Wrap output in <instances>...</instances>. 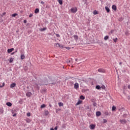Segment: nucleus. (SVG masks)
Instances as JSON below:
<instances>
[{
  "label": "nucleus",
  "instance_id": "nucleus-9",
  "mask_svg": "<svg viewBox=\"0 0 130 130\" xmlns=\"http://www.w3.org/2000/svg\"><path fill=\"white\" fill-rule=\"evenodd\" d=\"M73 37H74L75 40H78V39L79 38V37L77 35H74L73 36Z\"/></svg>",
  "mask_w": 130,
  "mask_h": 130
},
{
  "label": "nucleus",
  "instance_id": "nucleus-20",
  "mask_svg": "<svg viewBox=\"0 0 130 130\" xmlns=\"http://www.w3.org/2000/svg\"><path fill=\"white\" fill-rule=\"evenodd\" d=\"M25 121H26V122H28V123L31 122V120H30V119H29V118L26 119Z\"/></svg>",
  "mask_w": 130,
  "mask_h": 130
},
{
  "label": "nucleus",
  "instance_id": "nucleus-13",
  "mask_svg": "<svg viewBox=\"0 0 130 130\" xmlns=\"http://www.w3.org/2000/svg\"><path fill=\"white\" fill-rule=\"evenodd\" d=\"M105 10L106 11H107V13H109V12H110V9H109V8H108V7H105Z\"/></svg>",
  "mask_w": 130,
  "mask_h": 130
},
{
  "label": "nucleus",
  "instance_id": "nucleus-7",
  "mask_svg": "<svg viewBox=\"0 0 130 130\" xmlns=\"http://www.w3.org/2000/svg\"><path fill=\"white\" fill-rule=\"evenodd\" d=\"M89 127H90V129H94V128H95V125H94V124H90L89 125Z\"/></svg>",
  "mask_w": 130,
  "mask_h": 130
},
{
  "label": "nucleus",
  "instance_id": "nucleus-14",
  "mask_svg": "<svg viewBox=\"0 0 130 130\" xmlns=\"http://www.w3.org/2000/svg\"><path fill=\"white\" fill-rule=\"evenodd\" d=\"M82 104V100H79L78 102L76 103V105H80V104Z\"/></svg>",
  "mask_w": 130,
  "mask_h": 130
},
{
  "label": "nucleus",
  "instance_id": "nucleus-29",
  "mask_svg": "<svg viewBox=\"0 0 130 130\" xmlns=\"http://www.w3.org/2000/svg\"><path fill=\"white\" fill-rule=\"evenodd\" d=\"M58 2L60 5H62V0H58Z\"/></svg>",
  "mask_w": 130,
  "mask_h": 130
},
{
  "label": "nucleus",
  "instance_id": "nucleus-43",
  "mask_svg": "<svg viewBox=\"0 0 130 130\" xmlns=\"http://www.w3.org/2000/svg\"><path fill=\"white\" fill-rule=\"evenodd\" d=\"M54 129L55 130H57V126H55V128H54Z\"/></svg>",
  "mask_w": 130,
  "mask_h": 130
},
{
  "label": "nucleus",
  "instance_id": "nucleus-40",
  "mask_svg": "<svg viewBox=\"0 0 130 130\" xmlns=\"http://www.w3.org/2000/svg\"><path fill=\"white\" fill-rule=\"evenodd\" d=\"M41 4L42 5H44V2L43 1H41Z\"/></svg>",
  "mask_w": 130,
  "mask_h": 130
},
{
  "label": "nucleus",
  "instance_id": "nucleus-6",
  "mask_svg": "<svg viewBox=\"0 0 130 130\" xmlns=\"http://www.w3.org/2000/svg\"><path fill=\"white\" fill-rule=\"evenodd\" d=\"M120 122L123 124H124V123H126V120L125 119L120 120Z\"/></svg>",
  "mask_w": 130,
  "mask_h": 130
},
{
  "label": "nucleus",
  "instance_id": "nucleus-46",
  "mask_svg": "<svg viewBox=\"0 0 130 130\" xmlns=\"http://www.w3.org/2000/svg\"><path fill=\"white\" fill-rule=\"evenodd\" d=\"M68 63H70V62H71V60H69V61H68Z\"/></svg>",
  "mask_w": 130,
  "mask_h": 130
},
{
  "label": "nucleus",
  "instance_id": "nucleus-19",
  "mask_svg": "<svg viewBox=\"0 0 130 130\" xmlns=\"http://www.w3.org/2000/svg\"><path fill=\"white\" fill-rule=\"evenodd\" d=\"M96 89H97L98 90H100V89H101V87L100 85H96L95 86Z\"/></svg>",
  "mask_w": 130,
  "mask_h": 130
},
{
  "label": "nucleus",
  "instance_id": "nucleus-49",
  "mask_svg": "<svg viewBox=\"0 0 130 130\" xmlns=\"http://www.w3.org/2000/svg\"><path fill=\"white\" fill-rule=\"evenodd\" d=\"M50 130H54V129H53V128H51Z\"/></svg>",
  "mask_w": 130,
  "mask_h": 130
},
{
  "label": "nucleus",
  "instance_id": "nucleus-12",
  "mask_svg": "<svg viewBox=\"0 0 130 130\" xmlns=\"http://www.w3.org/2000/svg\"><path fill=\"white\" fill-rule=\"evenodd\" d=\"M112 9L113 10H114V11H116V10H117L116 6L113 5L112 7Z\"/></svg>",
  "mask_w": 130,
  "mask_h": 130
},
{
  "label": "nucleus",
  "instance_id": "nucleus-15",
  "mask_svg": "<svg viewBox=\"0 0 130 130\" xmlns=\"http://www.w3.org/2000/svg\"><path fill=\"white\" fill-rule=\"evenodd\" d=\"M96 116H100L101 115V112L98 111L96 112Z\"/></svg>",
  "mask_w": 130,
  "mask_h": 130
},
{
  "label": "nucleus",
  "instance_id": "nucleus-16",
  "mask_svg": "<svg viewBox=\"0 0 130 130\" xmlns=\"http://www.w3.org/2000/svg\"><path fill=\"white\" fill-rule=\"evenodd\" d=\"M6 105H7V106H9V107H11V106H12V103L8 102L6 103Z\"/></svg>",
  "mask_w": 130,
  "mask_h": 130
},
{
  "label": "nucleus",
  "instance_id": "nucleus-35",
  "mask_svg": "<svg viewBox=\"0 0 130 130\" xmlns=\"http://www.w3.org/2000/svg\"><path fill=\"white\" fill-rule=\"evenodd\" d=\"M65 48H66V49H68V50H70V49H71V48L69 47H66Z\"/></svg>",
  "mask_w": 130,
  "mask_h": 130
},
{
  "label": "nucleus",
  "instance_id": "nucleus-10",
  "mask_svg": "<svg viewBox=\"0 0 130 130\" xmlns=\"http://www.w3.org/2000/svg\"><path fill=\"white\" fill-rule=\"evenodd\" d=\"M44 114L46 115V116H47L48 114H49V112H48L47 110L44 111Z\"/></svg>",
  "mask_w": 130,
  "mask_h": 130
},
{
  "label": "nucleus",
  "instance_id": "nucleus-28",
  "mask_svg": "<svg viewBox=\"0 0 130 130\" xmlns=\"http://www.w3.org/2000/svg\"><path fill=\"white\" fill-rule=\"evenodd\" d=\"M80 99H82V100H85V96H84V95H81Z\"/></svg>",
  "mask_w": 130,
  "mask_h": 130
},
{
  "label": "nucleus",
  "instance_id": "nucleus-26",
  "mask_svg": "<svg viewBox=\"0 0 130 130\" xmlns=\"http://www.w3.org/2000/svg\"><path fill=\"white\" fill-rule=\"evenodd\" d=\"M11 16H12V17H16V16H18V14L14 13V14H12Z\"/></svg>",
  "mask_w": 130,
  "mask_h": 130
},
{
  "label": "nucleus",
  "instance_id": "nucleus-44",
  "mask_svg": "<svg viewBox=\"0 0 130 130\" xmlns=\"http://www.w3.org/2000/svg\"><path fill=\"white\" fill-rule=\"evenodd\" d=\"M16 115H17L16 114H14L13 115V116L15 117V116H16Z\"/></svg>",
  "mask_w": 130,
  "mask_h": 130
},
{
  "label": "nucleus",
  "instance_id": "nucleus-42",
  "mask_svg": "<svg viewBox=\"0 0 130 130\" xmlns=\"http://www.w3.org/2000/svg\"><path fill=\"white\" fill-rule=\"evenodd\" d=\"M24 23H25V24H26V23H27V20H24Z\"/></svg>",
  "mask_w": 130,
  "mask_h": 130
},
{
  "label": "nucleus",
  "instance_id": "nucleus-33",
  "mask_svg": "<svg viewBox=\"0 0 130 130\" xmlns=\"http://www.w3.org/2000/svg\"><path fill=\"white\" fill-rule=\"evenodd\" d=\"M4 86H5V83H3L2 85H0V88H3V87H4Z\"/></svg>",
  "mask_w": 130,
  "mask_h": 130
},
{
  "label": "nucleus",
  "instance_id": "nucleus-51",
  "mask_svg": "<svg viewBox=\"0 0 130 130\" xmlns=\"http://www.w3.org/2000/svg\"><path fill=\"white\" fill-rule=\"evenodd\" d=\"M15 53H16V52H17V51L16 50L15 52H14Z\"/></svg>",
  "mask_w": 130,
  "mask_h": 130
},
{
  "label": "nucleus",
  "instance_id": "nucleus-1",
  "mask_svg": "<svg viewBox=\"0 0 130 130\" xmlns=\"http://www.w3.org/2000/svg\"><path fill=\"white\" fill-rule=\"evenodd\" d=\"M77 11H78V9L76 7L74 8H72L71 9V11L72 12V13H73L74 14H76Z\"/></svg>",
  "mask_w": 130,
  "mask_h": 130
},
{
  "label": "nucleus",
  "instance_id": "nucleus-27",
  "mask_svg": "<svg viewBox=\"0 0 130 130\" xmlns=\"http://www.w3.org/2000/svg\"><path fill=\"white\" fill-rule=\"evenodd\" d=\"M46 27H44L43 28H41L40 29V31H45V30H46Z\"/></svg>",
  "mask_w": 130,
  "mask_h": 130
},
{
  "label": "nucleus",
  "instance_id": "nucleus-32",
  "mask_svg": "<svg viewBox=\"0 0 130 130\" xmlns=\"http://www.w3.org/2000/svg\"><path fill=\"white\" fill-rule=\"evenodd\" d=\"M6 12H4L2 13V14L1 15V17H4V16H5V15H6Z\"/></svg>",
  "mask_w": 130,
  "mask_h": 130
},
{
  "label": "nucleus",
  "instance_id": "nucleus-24",
  "mask_svg": "<svg viewBox=\"0 0 130 130\" xmlns=\"http://www.w3.org/2000/svg\"><path fill=\"white\" fill-rule=\"evenodd\" d=\"M58 105L60 107H61V106H63V104L62 103H58Z\"/></svg>",
  "mask_w": 130,
  "mask_h": 130
},
{
  "label": "nucleus",
  "instance_id": "nucleus-50",
  "mask_svg": "<svg viewBox=\"0 0 130 130\" xmlns=\"http://www.w3.org/2000/svg\"><path fill=\"white\" fill-rule=\"evenodd\" d=\"M51 106H52V105L50 104V105H49V107H51Z\"/></svg>",
  "mask_w": 130,
  "mask_h": 130
},
{
  "label": "nucleus",
  "instance_id": "nucleus-17",
  "mask_svg": "<svg viewBox=\"0 0 130 130\" xmlns=\"http://www.w3.org/2000/svg\"><path fill=\"white\" fill-rule=\"evenodd\" d=\"M35 14H38V13H39V9L37 8L35 10Z\"/></svg>",
  "mask_w": 130,
  "mask_h": 130
},
{
  "label": "nucleus",
  "instance_id": "nucleus-23",
  "mask_svg": "<svg viewBox=\"0 0 130 130\" xmlns=\"http://www.w3.org/2000/svg\"><path fill=\"white\" fill-rule=\"evenodd\" d=\"M109 38V37L108 36H106L105 37H104V40H108V39Z\"/></svg>",
  "mask_w": 130,
  "mask_h": 130
},
{
  "label": "nucleus",
  "instance_id": "nucleus-31",
  "mask_svg": "<svg viewBox=\"0 0 130 130\" xmlns=\"http://www.w3.org/2000/svg\"><path fill=\"white\" fill-rule=\"evenodd\" d=\"M45 107H46V106L45 104H43L41 106V108H44Z\"/></svg>",
  "mask_w": 130,
  "mask_h": 130
},
{
  "label": "nucleus",
  "instance_id": "nucleus-30",
  "mask_svg": "<svg viewBox=\"0 0 130 130\" xmlns=\"http://www.w3.org/2000/svg\"><path fill=\"white\" fill-rule=\"evenodd\" d=\"M115 109H116V107H115V106H113L112 108V111H114V110H115Z\"/></svg>",
  "mask_w": 130,
  "mask_h": 130
},
{
  "label": "nucleus",
  "instance_id": "nucleus-22",
  "mask_svg": "<svg viewBox=\"0 0 130 130\" xmlns=\"http://www.w3.org/2000/svg\"><path fill=\"white\" fill-rule=\"evenodd\" d=\"M93 15H98V12L96 10L93 11Z\"/></svg>",
  "mask_w": 130,
  "mask_h": 130
},
{
  "label": "nucleus",
  "instance_id": "nucleus-11",
  "mask_svg": "<svg viewBox=\"0 0 130 130\" xmlns=\"http://www.w3.org/2000/svg\"><path fill=\"white\" fill-rule=\"evenodd\" d=\"M15 86H16V83H13L11 84L10 88H14V87H15Z\"/></svg>",
  "mask_w": 130,
  "mask_h": 130
},
{
  "label": "nucleus",
  "instance_id": "nucleus-5",
  "mask_svg": "<svg viewBox=\"0 0 130 130\" xmlns=\"http://www.w3.org/2000/svg\"><path fill=\"white\" fill-rule=\"evenodd\" d=\"M32 95V93H31V92H27L26 93V96H27V97H30Z\"/></svg>",
  "mask_w": 130,
  "mask_h": 130
},
{
  "label": "nucleus",
  "instance_id": "nucleus-45",
  "mask_svg": "<svg viewBox=\"0 0 130 130\" xmlns=\"http://www.w3.org/2000/svg\"><path fill=\"white\" fill-rule=\"evenodd\" d=\"M119 64H120V66H121V64H122V62H119Z\"/></svg>",
  "mask_w": 130,
  "mask_h": 130
},
{
  "label": "nucleus",
  "instance_id": "nucleus-21",
  "mask_svg": "<svg viewBox=\"0 0 130 130\" xmlns=\"http://www.w3.org/2000/svg\"><path fill=\"white\" fill-rule=\"evenodd\" d=\"M20 57L21 59H24L25 58V55H24V54H21Z\"/></svg>",
  "mask_w": 130,
  "mask_h": 130
},
{
  "label": "nucleus",
  "instance_id": "nucleus-41",
  "mask_svg": "<svg viewBox=\"0 0 130 130\" xmlns=\"http://www.w3.org/2000/svg\"><path fill=\"white\" fill-rule=\"evenodd\" d=\"M113 32H114V30H111V34H112V33H113Z\"/></svg>",
  "mask_w": 130,
  "mask_h": 130
},
{
  "label": "nucleus",
  "instance_id": "nucleus-2",
  "mask_svg": "<svg viewBox=\"0 0 130 130\" xmlns=\"http://www.w3.org/2000/svg\"><path fill=\"white\" fill-rule=\"evenodd\" d=\"M98 71L99 73H105V72H106L105 69H102V68L99 69Z\"/></svg>",
  "mask_w": 130,
  "mask_h": 130
},
{
  "label": "nucleus",
  "instance_id": "nucleus-36",
  "mask_svg": "<svg viewBox=\"0 0 130 130\" xmlns=\"http://www.w3.org/2000/svg\"><path fill=\"white\" fill-rule=\"evenodd\" d=\"M105 115H109V114L108 113V112H105Z\"/></svg>",
  "mask_w": 130,
  "mask_h": 130
},
{
  "label": "nucleus",
  "instance_id": "nucleus-34",
  "mask_svg": "<svg viewBox=\"0 0 130 130\" xmlns=\"http://www.w3.org/2000/svg\"><path fill=\"white\" fill-rule=\"evenodd\" d=\"M103 120H104V122H103L104 123H106V122H107V120L104 119Z\"/></svg>",
  "mask_w": 130,
  "mask_h": 130
},
{
  "label": "nucleus",
  "instance_id": "nucleus-39",
  "mask_svg": "<svg viewBox=\"0 0 130 130\" xmlns=\"http://www.w3.org/2000/svg\"><path fill=\"white\" fill-rule=\"evenodd\" d=\"M56 37H60V36H59V34H56Z\"/></svg>",
  "mask_w": 130,
  "mask_h": 130
},
{
  "label": "nucleus",
  "instance_id": "nucleus-37",
  "mask_svg": "<svg viewBox=\"0 0 130 130\" xmlns=\"http://www.w3.org/2000/svg\"><path fill=\"white\" fill-rule=\"evenodd\" d=\"M26 115L27 116H30L31 115V114L30 113H27Z\"/></svg>",
  "mask_w": 130,
  "mask_h": 130
},
{
  "label": "nucleus",
  "instance_id": "nucleus-47",
  "mask_svg": "<svg viewBox=\"0 0 130 130\" xmlns=\"http://www.w3.org/2000/svg\"><path fill=\"white\" fill-rule=\"evenodd\" d=\"M128 89H130V85H128Z\"/></svg>",
  "mask_w": 130,
  "mask_h": 130
},
{
  "label": "nucleus",
  "instance_id": "nucleus-3",
  "mask_svg": "<svg viewBox=\"0 0 130 130\" xmlns=\"http://www.w3.org/2000/svg\"><path fill=\"white\" fill-rule=\"evenodd\" d=\"M74 88L76 89V90H78V89H79V83L77 82L75 83Z\"/></svg>",
  "mask_w": 130,
  "mask_h": 130
},
{
  "label": "nucleus",
  "instance_id": "nucleus-52",
  "mask_svg": "<svg viewBox=\"0 0 130 130\" xmlns=\"http://www.w3.org/2000/svg\"><path fill=\"white\" fill-rule=\"evenodd\" d=\"M0 22H3V20H0Z\"/></svg>",
  "mask_w": 130,
  "mask_h": 130
},
{
  "label": "nucleus",
  "instance_id": "nucleus-38",
  "mask_svg": "<svg viewBox=\"0 0 130 130\" xmlns=\"http://www.w3.org/2000/svg\"><path fill=\"white\" fill-rule=\"evenodd\" d=\"M33 17V14H30L29 15V18H31V17Z\"/></svg>",
  "mask_w": 130,
  "mask_h": 130
},
{
  "label": "nucleus",
  "instance_id": "nucleus-4",
  "mask_svg": "<svg viewBox=\"0 0 130 130\" xmlns=\"http://www.w3.org/2000/svg\"><path fill=\"white\" fill-rule=\"evenodd\" d=\"M56 47H60V48H63V45L59 44V43L56 44Z\"/></svg>",
  "mask_w": 130,
  "mask_h": 130
},
{
  "label": "nucleus",
  "instance_id": "nucleus-8",
  "mask_svg": "<svg viewBox=\"0 0 130 130\" xmlns=\"http://www.w3.org/2000/svg\"><path fill=\"white\" fill-rule=\"evenodd\" d=\"M7 51L8 53H11V52H12V51H14V48H12L11 49H9Z\"/></svg>",
  "mask_w": 130,
  "mask_h": 130
},
{
  "label": "nucleus",
  "instance_id": "nucleus-18",
  "mask_svg": "<svg viewBox=\"0 0 130 130\" xmlns=\"http://www.w3.org/2000/svg\"><path fill=\"white\" fill-rule=\"evenodd\" d=\"M13 61H14V58L13 57L10 58L9 60V62H10V63H12Z\"/></svg>",
  "mask_w": 130,
  "mask_h": 130
},
{
  "label": "nucleus",
  "instance_id": "nucleus-48",
  "mask_svg": "<svg viewBox=\"0 0 130 130\" xmlns=\"http://www.w3.org/2000/svg\"><path fill=\"white\" fill-rule=\"evenodd\" d=\"M13 54H15V52H14L11 53L12 55H13Z\"/></svg>",
  "mask_w": 130,
  "mask_h": 130
},
{
  "label": "nucleus",
  "instance_id": "nucleus-25",
  "mask_svg": "<svg viewBox=\"0 0 130 130\" xmlns=\"http://www.w3.org/2000/svg\"><path fill=\"white\" fill-rule=\"evenodd\" d=\"M117 40H118V39H117V38H115V39H113V41L114 42H115L116 43V42H117Z\"/></svg>",
  "mask_w": 130,
  "mask_h": 130
}]
</instances>
